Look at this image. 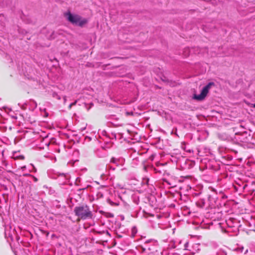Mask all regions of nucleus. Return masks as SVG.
I'll list each match as a JSON object with an SVG mask.
<instances>
[{"label":"nucleus","instance_id":"f257e3e1","mask_svg":"<svg viewBox=\"0 0 255 255\" xmlns=\"http://www.w3.org/2000/svg\"><path fill=\"white\" fill-rule=\"evenodd\" d=\"M75 215L81 219H91L93 218V214L87 205L77 206L74 208Z\"/></svg>","mask_w":255,"mask_h":255},{"label":"nucleus","instance_id":"f03ea898","mask_svg":"<svg viewBox=\"0 0 255 255\" xmlns=\"http://www.w3.org/2000/svg\"><path fill=\"white\" fill-rule=\"evenodd\" d=\"M65 15L69 21L76 25L83 26L88 22V20L86 18H82L77 14H73L70 12L65 13Z\"/></svg>","mask_w":255,"mask_h":255},{"label":"nucleus","instance_id":"7ed1b4c3","mask_svg":"<svg viewBox=\"0 0 255 255\" xmlns=\"http://www.w3.org/2000/svg\"><path fill=\"white\" fill-rule=\"evenodd\" d=\"M214 85V83L213 82H209L207 85L203 87L201 93L199 95H194L193 98L198 101L204 100L208 93L211 87Z\"/></svg>","mask_w":255,"mask_h":255},{"label":"nucleus","instance_id":"20e7f679","mask_svg":"<svg viewBox=\"0 0 255 255\" xmlns=\"http://www.w3.org/2000/svg\"><path fill=\"white\" fill-rule=\"evenodd\" d=\"M110 162L114 164H115L116 165H118L120 164V159L116 158L115 157H113L111 158Z\"/></svg>","mask_w":255,"mask_h":255},{"label":"nucleus","instance_id":"39448f33","mask_svg":"<svg viewBox=\"0 0 255 255\" xmlns=\"http://www.w3.org/2000/svg\"><path fill=\"white\" fill-rule=\"evenodd\" d=\"M136 229L135 228H133L132 229V235L133 236H134V235H135V234L136 233Z\"/></svg>","mask_w":255,"mask_h":255},{"label":"nucleus","instance_id":"423d86ee","mask_svg":"<svg viewBox=\"0 0 255 255\" xmlns=\"http://www.w3.org/2000/svg\"><path fill=\"white\" fill-rule=\"evenodd\" d=\"M126 116H132L133 115V113L132 112H127L126 113Z\"/></svg>","mask_w":255,"mask_h":255},{"label":"nucleus","instance_id":"0eeeda50","mask_svg":"<svg viewBox=\"0 0 255 255\" xmlns=\"http://www.w3.org/2000/svg\"><path fill=\"white\" fill-rule=\"evenodd\" d=\"M188 242H186L184 245V249L186 250H188Z\"/></svg>","mask_w":255,"mask_h":255},{"label":"nucleus","instance_id":"6e6552de","mask_svg":"<svg viewBox=\"0 0 255 255\" xmlns=\"http://www.w3.org/2000/svg\"><path fill=\"white\" fill-rule=\"evenodd\" d=\"M76 102L77 101H76L75 102H74V103H71V104H70L69 106V109H71L72 106L75 105L76 104Z\"/></svg>","mask_w":255,"mask_h":255},{"label":"nucleus","instance_id":"1a4fd4ad","mask_svg":"<svg viewBox=\"0 0 255 255\" xmlns=\"http://www.w3.org/2000/svg\"><path fill=\"white\" fill-rule=\"evenodd\" d=\"M182 148L184 150H186V149H185V143H182Z\"/></svg>","mask_w":255,"mask_h":255},{"label":"nucleus","instance_id":"9d476101","mask_svg":"<svg viewBox=\"0 0 255 255\" xmlns=\"http://www.w3.org/2000/svg\"><path fill=\"white\" fill-rule=\"evenodd\" d=\"M31 165L33 167V171L34 172H36V169L35 168V167H34V166L32 164H31Z\"/></svg>","mask_w":255,"mask_h":255},{"label":"nucleus","instance_id":"9b49d317","mask_svg":"<svg viewBox=\"0 0 255 255\" xmlns=\"http://www.w3.org/2000/svg\"><path fill=\"white\" fill-rule=\"evenodd\" d=\"M25 168H26V167L24 166L22 167L21 169H22V170H23Z\"/></svg>","mask_w":255,"mask_h":255},{"label":"nucleus","instance_id":"f8f14e48","mask_svg":"<svg viewBox=\"0 0 255 255\" xmlns=\"http://www.w3.org/2000/svg\"><path fill=\"white\" fill-rule=\"evenodd\" d=\"M64 101H65V102L66 101V97H64Z\"/></svg>","mask_w":255,"mask_h":255},{"label":"nucleus","instance_id":"ddd939ff","mask_svg":"<svg viewBox=\"0 0 255 255\" xmlns=\"http://www.w3.org/2000/svg\"><path fill=\"white\" fill-rule=\"evenodd\" d=\"M253 107L255 108V103L253 104Z\"/></svg>","mask_w":255,"mask_h":255},{"label":"nucleus","instance_id":"4468645a","mask_svg":"<svg viewBox=\"0 0 255 255\" xmlns=\"http://www.w3.org/2000/svg\"><path fill=\"white\" fill-rule=\"evenodd\" d=\"M21 159H23L24 157L23 156H21Z\"/></svg>","mask_w":255,"mask_h":255},{"label":"nucleus","instance_id":"2eb2a0df","mask_svg":"<svg viewBox=\"0 0 255 255\" xmlns=\"http://www.w3.org/2000/svg\"><path fill=\"white\" fill-rule=\"evenodd\" d=\"M34 180H35V181H36L37 179L36 178H34Z\"/></svg>","mask_w":255,"mask_h":255},{"label":"nucleus","instance_id":"dca6fc26","mask_svg":"<svg viewBox=\"0 0 255 255\" xmlns=\"http://www.w3.org/2000/svg\"><path fill=\"white\" fill-rule=\"evenodd\" d=\"M148 250H151V249L150 248H148Z\"/></svg>","mask_w":255,"mask_h":255}]
</instances>
